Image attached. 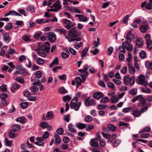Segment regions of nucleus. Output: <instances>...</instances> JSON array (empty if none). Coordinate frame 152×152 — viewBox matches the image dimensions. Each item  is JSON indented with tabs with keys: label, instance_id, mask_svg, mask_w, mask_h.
Returning a JSON list of instances; mask_svg holds the SVG:
<instances>
[{
	"label": "nucleus",
	"instance_id": "39448f33",
	"mask_svg": "<svg viewBox=\"0 0 152 152\" xmlns=\"http://www.w3.org/2000/svg\"><path fill=\"white\" fill-rule=\"evenodd\" d=\"M149 26L147 21H144L140 26V29L142 33H145L149 29Z\"/></svg>",
	"mask_w": 152,
	"mask_h": 152
},
{
	"label": "nucleus",
	"instance_id": "5fc2aeb1",
	"mask_svg": "<svg viewBox=\"0 0 152 152\" xmlns=\"http://www.w3.org/2000/svg\"><path fill=\"white\" fill-rule=\"evenodd\" d=\"M58 134L59 135H62L64 132V129L62 128H58L56 130Z\"/></svg>",
	"mask_w": 152,
	"mask_h": 152
},
{
	"label": "nucleus",
	"instance_id": "412c9836",
	"mask_svg": "<svg viewBox=\"0 0 152 152\" xmlns=\"http://www.w3.org/2000/svg\"><path fill=\"white\" fill-rule=\"evenodd\" d=\"M146 99L144 98H142L139 101V105L141 107H142L145 104Z\"/></svg>",
	"mask_w": 152,
	"mask_h": 152
},
{
	"label": "nucleus",
	"instance_id": "c756f323",
	"mask_svg": "<svg viewBox=\"0 0 152 152\" xmlns=\"http://www.w3.org/2000/svg\"><path fill=\"white\" fill-rule=\"evenodd\" d=\"M34 74L35 75L36 78H40L42 77V72L39 70L35 72Z\"/></svg>",
	"mask_w": 152,
	"mask_h": 152
},
{
	"label": "nucleus",
	"instance_id": "c9c22d12",
	"mask_svg": "<svg viewBox=\"0 0 152 152\" xmlns=\"http://www.w3.org/2000/svg\"><path fill=\"white\" fill-rule=\"evenodd\" d=\"M137 88H135L133 89L130 90L129 91V94H131L132 96L134 95L137 94Z\"/></svg>",
	"mask_w": 152,
	"mask_h": 152
},
{
	"label": "nucleus",
	"instance_id": "cd10ccee",
	"mask_svg": "<svg viewBox=\"0 0 152 152\" xmlns=\"http://www.w3.org/2000/svg\"><path fill=\"white\" fill-rule=\"evenodd\" d=\"M13 131L12 130H11L8 134L9 136L11 139L14 138L17 136V134L13 133Z\"/></svg>",
	"mask_w": 152,
	"mask_h": 152
},
{
	"label": "nucleus",
	"instance_id": "ddd939ff",
	"mask_svg": "<svg viewBox=\"0 0 152 152\" xmlns=\"http://www.w3.org/2000/svg\"><path fill=\"white\" fill-rule=\"evenodd\" d=\"M97 141V139L96 138L92 139L90 141V144L91 146L96 147H98L99 145Z\"/></svg>",
	"mask_w": 152,
	"mask_h": 152
},
{
	"label": "nucleus",
	"instance_id": "0e129e2a",
	"mask_svg": "<svg viewBox=\"0 0 152 152\" xmlns=\"http://www.w3.org/2000/svg\"><path fill=\"white\" fill-rule=\"evenodd\" d=\"M102 134L104 138H107V139H109L111 137V135L110 134L106 133H104L103 132H102Z\"/></svg>",
	"mask_w": 152,
	"mask_h": 152
},
{
	"label": "nucleus",
	"instance_id": "7ed1b4c3",
	"mask_svg": "<svg viewBox=\"0 0 152 152\" xmlns=\"http://www.w3.org/2000/svg\"><path fill=\"white\" fill-rule=\"evenodd\" d=\"M78 99L77 97H76L74 98L71 102L70 103V107L71 108H74L75 111H78L81 106V103L79 102L77 103Z\"/></svg>",
	"mask_w": 152,
	"mask_h": 152
},
{
	"label": "nucleus",
	"instance_id": "e433bc0d",
	"mask_svg": "<svg viewBox=\"0 0 152 152\" xmlns=\"http://www.w3.org/2000/svg\"><path fill=\"white\" fill-rule=\"evenodd\" d=\"M79 21H83V22H86L88 20L86 16H84L83 15H81V16L79 18Z\"/></svg>",
	"mask_w": 152,
	"mask_h": 152
},
{
	"label": "nucleus",
	"instance_id": "0eeeda50",
	"mask_svg": "<svg viewBox=\"0 0 152 152\" xmlns=\"http://www.w3.org/2000/svg\"><path fill=\"white\" fill-rule=\"evenodd\" d=\"M47 38L51 42H53L56 40V37L55 34L53 32H49L47 33Z\"/></svg>",
	"mask_w": 152,
	"mask_h": 152
},
{
	"label": "nucleus",
	"instance_id": "37998d69",
	"mask_svg": "<svg viewBox=\"0 0 152 152\" xmlns=\"http://www.w3.org/2000/svg\"><path fill=\"white\" fill-rule=\"evenodd\" d=\"M129 76H127L124 77V83L126 85H128L129 84Z\"/></svg>",
	"mask_w": 152,
	"mask_h": 152
},
{
	"label": "nucleus",
	"instance_id": "4c0bfd02",
	"mask_svg": "<svg viewBox=\"0 0 152 152\" xmlns=\"http://www.w3.org/2000/svg\"><path fill=\"white\" fill-rule=\"evenodd\" d=\"M75 24V23L74 22H72L69 20V23L68 25H66L65 27L67 29H70L72 27L74 26Z\"/></svg>",
	"mask_w": 152,
	"mask_h": 152
},
{
	"label": "nucleus",
	"instance_id": "f03ea898",
	"mask_svg": "<svg viewBox=\"0 0 152 152\" xmlns=\"http://www.w3.org/2000/svg\"><path fill=\"white\" fill-rule=\"evenodd\" d=\"M54 31L58 33L61 34H63L65 36L66 39H67L69 42H72L73 41H80L81 40V38H80L78 37L77 38H73L69 37L68 36H66L67 31L66 30L63 29H56L54 30Z\"/></svg>",
	"mask_w": 152,
	"mask_h": 152
},
{
	"label": "nucleus",
	"instance_id": "f8f14e48",
	"mask_svg": "<svg viewBox=\"0 0 152 152\" xmlns=\"http://www.w3.org/2000/svg\"><path fill=\"white\" fill-rule=\"evenodd\" d=\"M20 87V86L19 85L18 83H14L12 85L11 87V91L12 92H14L15 91H16L19 89Z\"/></svg>",
	"mask_w": 152,
	"mask_h": 152
},
{
	"label": "nucleus",
	"instance_id": "aec40b11",
	"mask_svg": "<svg viewBox=\"0 0 152 152\" xmlns=\"http://www.w3.org/2000/svg\"><path fill=\"white\" fill-rule=\"evenodd\" d=\"M58 63L59 62L58 58L57 57H56L50 64L49 66L50 67H52L53 66V65H58Z\"/></svg>",
	"mask_w": 152,
	"mask_h": 152
},
{
	"label": "nucleus",
	"instance_id": "052dcab7",
	"mask_svg": "<svg viewBox=\"0 0 152 152\" xmlns=\"http://www.w3.org/2000/svg\"><path fill=\"white\" fill-rule=\"evenodd\" d=\"M4 140L7 146L10 147L12 146V142L9 141L7 138H5Z\"/></svg>",
	"mask_w": 152,
	"mask_h": 152
},
{
	"label": "nucleus",
	"instance_id": "69168bd1",
	"mask_svg": "<svg viewBox=\"0 0 152 152\" xmlns=\"http://www.w3.org/2000/svg\"><path fill=\"white\" fill-rule=\"evenodd\" d=\"M61 56L63 58L65 59L69 56V55L68 53L63 52L61 53Z\"/></svg>",
	"mask_w": 152,
	"mask_h": 152
},
{
	"label": "nucleus",
	"instance_id": "393cba45",
	"mask_svg": "<svg viewBox=\"0 0 152 152\" xmlns=\"http://www.w3.org/2000/svg\"><path fill=\"white\" fill-rule=\"evenodd\" d=\"M16 121L22 123H25L26 122L25 118L24 117H20L18 118Z\"/></svg>",
	"mask_w": 152,
	"mask_h": 152
},
{
	"label": "nucleus",
	"instance_id": "a19ab883",
	"mask_svg": "<svg viewBox=\"0 0 152 152\" xmlns=\"http://www.w3.org/2000/svg\"><path fill=\"white\" fill-rule=\"evenodd\" d=\"M31 91L33 93V95H34L36 93V91H38L39 88L36 86H34L31 88Z\"/></svg>",
	"mask_w": 152,
	"mask_h": 152
},
{
	"label": "nucleus",
	"instance_id": "603ef678",
	"mask_svg": "<svg viewBox=\"0 0 152 152\" xmlns=\"http://www.w3.org/2000/svg\"><path fill=\"white\" fill-rule=\"evenodd\" d=\"M20 105L23 109H25L27 108L28 106V102L22 103L20 104Z\"/></svg>",
	"mask_w": 152,
	"mask_h": 152
},
{
	"label": "nucleus",
	"instance_id": "58836bf2",
	"mask_svg": "<svg viewBox=\"0 0 152 152\" xmlns=\"http://www.w3.org/2000/svg\"><path fill=\"white\" fill-rule=\"evenodd\" d=\"M83 44V42H80L77 44H75L74 45V48L76 49H78L82 47Z\"/></svg>",
	"mask_w": 152,
	"mask_h": 152
},
{
	"label": "nucleus",
	"instance_id": "5701e85b",
	"mask_svg": "<svg viewBox=\"0 0 152 152\" xmlns=\"http://www.w3.org/2000/svg\"><path fill=\"white\" fill-rule=\"evenodd\" d=\"M136 44L139 47H141L143 45V41L142 38H138L136 41Z\"/></svg>",
	"mask_w": 152,
	"mask_h": 152
},
{
	"label": "nucleus",
	"instance_id": "a211bd4d",
	"mask_svg": "<svg viewBox=\"0 0 152 152\" xmlns=\"http://www.w3.org/2000/svg\"><path fill=\"white\" fill-rule=\"evenodd\" d=\"M12 130L13 131V132H15L20 130V127L19 125L14 124L12 126Z\"/></svg>",
	"mask_w": 152,
	"mask_h": 152
},
{
	"label": "nucleus",
	"instance_id": "b1692460",
	"mask_svg": "<svg viewBox=\"0 0 152 152\" xmlns=\"http://www.w3.org/2000/svg\"><path fill=\"white\" fill-rule=\"evenodd\" d=\"M122 46H120L119 48V49L120 51L124 53L126 52V50L125 49H126L127 50V48L126 47H128V48L129 47L128 45L126 46L125 45H122Z\"/></svg>",
	"mask_w": 152,
	"mask_h": 152
},
{
	"label": "nucleus",
	"instance_id": "72a5a7b5",
	"mask_svg": "<svg viewBox=\"0 0 152 152\" xmlns=\"http://www.w3.org/2000/svg\"><path fill=\"white\" fill-rule=\"evenodd\" d=\"M86 124L82 123H79L77 125V127L79 129H83L86 127Z\"/></svg>",
	"mask_w": 152,
	"mask_h": 152
},
{
	"label": "nucleus",
	"instance_id": "f704fd0d",
	"mask_svg": "<svg viewBox=\"0 0 152 152\" xmlns=\"http://www.w3.org/2000/svg\"><path fill=\"white\" fill-rule=\"evenodd\" d=\"M58 91L59 93L61 94L66 93L68 92L63 87H61L59 89Z\"/></svg>",
	"mask_w": 152,
	"mask_h": 152
},
{
	"label": "nucleus",
	"instance_id": "338daca9",
	"mask_svg": "<svg viewBox=\"0 0 152 152\" xmlns=\"http://www.w3.org/2000/svg\"><path fill=\"white\" fill-rule=\"evenodd\" d=\"M26 59V57L24 55H21L19 58V60L20 62H23Z\"/></svg>",
	"mask_w": 152,
	"mask_h": 152
},
{
	"label": "nucleus",
	"instance_id": "3c124183",
	"mask_svg": "<svg viewBox=\"0 0 152 152\" xmlns=\"http://www.w3.org/2000/svg\"><path fill=\"white\" fill-rule=\"evenodd\" d=\"M107 106V105L99 104L97 106V109L98 110H101L105 109Z\"/></svg>",
	"mask_w": 152,
	"mask_h": 152
},
{
	"label": "nucleus",
	"instance_id": "c03bdc74",
	"mask_svg": "<svg viewBox=\"0 0 152 152\" xmlns=\"http://www.w3.org/2000/svg\"><path fill=\"white\" fill-rule=\"evenodd\" d=\"M53 115V112L51 111L48 112L46 114V118L48 119H51L52 118Z\"/></svg>",
	"mask_w": 152,
	"mask_h": 152
},
{
	"label": "nucleus",
	"instance_id": "774afa93",
	"mask_svg": "<svg viewBox=\"0 0 152 152\" xmlns=\"http://www.w3.org/2000/svg\"><path fill=\"white\" fill-rule=\"evenodd\" d=\"M146 43L148 48L149 49H152V41L149 42H146Z\"/></svg>",
	"mask_w": 152,
	"mask_h": 152
},
{
	"label": "nucleus",
	"instance_id": "4468645a",
	"mask_svg": "<svg viewBox=\"0 0 152 152\" xmlns=\"http://www.w3.org/2000/svg\"><path fill=\"white\" fill-rule=\"evenodd\" d=\"M3 37L4 41L6 43H9L11 40L9 37V34L7 32L4 33L3 34Z\"/></svg>",
	"mask_w": 152,
	"mask_h": 152
},
{
	"label": "nucleus",
	"instance_id": "a878e982",
	"mask_svg": "<svg viewBox=\"0 0 152 152\" xmlns=\"http://www.w3.org/2000/svg\"><path fill=\"white\" fill-rule=\"evenodd\" d=\"M35 50H38V51H45V46L43 44L39 45L38 46L37 49H36Z\"/></svg>",
	"mask_w": 152,
	"mask_h": 152
},
{
	"label": "nucleus",
	"instance_id": "20e7f679",
	"mask_svg": "<svg viewBox=\"0 0 152 152\" xmlns=\"http://www.w3.org/2000/svg\"><path fill=\"white\" fill-rule=\"evenodd\" d=\"M68 35L71 38H77L79 36V34L77 32L75 28H72L69 31Z\"/></svg>",
	"mask_w": 152,
	"mask_h": 152
},
{
	"label": "nucleus",
	"instance_id": "dca6fc26",
	"mask_svg": "<svg viewBox=\"0 0 152 152\" xmlns=\"http://www.w3.org/2000/svg\"><path fill=\"white\" fill-rule=\"evenodd\" d=\"M50 20L49 19L46 20L44 18H42L41 19H38L36 20V22L38 24H42L49 22Z\"/></svg>",
	"mask_w": 152,
	"mask_h": 152
},
{
	"label": "nucleus",
	"instance_id": "4be33fe9",
	"mask_svg": "<svg viewBox=\"0 0 152 152\" xmlns=\"http://www.w3.org/2000/svg\"><path fill=\"white\" fill-rule=\"evenodd\" d=\"M107 128L110 131L114 132L116 130L115 126L111 124H109L107 125Z\"/></svg>",
	"mask_w": 152,
	"mask_h": 152
},
{
	"label": "nucleus",
	"instance_id": "8fccbe9b",
	"mask_svg": "<svg viewBox=\"0 0 152 152\" xmlns=\"http://www.w3.org/2000/svg\"><path fill=\"white\" fill-rule=\"evenodd\" d=\"M93 120V118L89 115H88L87 116L85 119L86 121L87 122H90L92 121Z\"/></svg>",
	"mask_w": 152,
	"mask_h": 152
},
{
	"label": "nucleus",
	"instance_id": "423d86ee",
	"mask_svg": "<svg viewBox=\"0 0 152 152\" xmlns=\"http://www.w3.org/2000/svg\"><path fill=\"white\" fill-rule=\"evenodd\" d=\"M138 84L146 86L148 84L147 82L145 80V76L142 75H140L138 77Z\"/></svg>",
	"mask_w": 152,
	"mask_h": 152
},
{
	"label": "nucleus",
	"instance_id": "680f3d73",
	"mask_svg": "<svg viewBox=\"0 0 152 152\" xmlns=\"http://www.w3.org/2000/svg\"><path fill=\"white\" fill-rule=\"evenodd\" d=\"M140 57L142 58H144L146 56L145 52L144 51L141 52L139 54Z\"/></svg>",
	"mask_w": 152,
	"mask_h": 152
},
{
	"label": "nucleus",
	"instance_id": "bb28decb",
	"mask_svg": "<svg viewBox=\"0 0 152 152\" xmlns=\"http://www.w3.org/2000/svg\"><path fill=\"white\" fill-rule=\"evenodd\" d=\"M44 45L45 46V52L48 53L50 50V44L48 42H46L45 43Z\"/></svg>",
	"mask_w": 152,
	"mask_h": 152
},
{
	"label": "nucleus",
	"instance_id": "f257e3e1",
	"mask_svg": "<svg viewBox=\"0 0 152 152\" xmlns=\"http://www.w3.org/2000/svg\"><path fill=\"white\" fill-rule=\"evenodd\" d=\"M132 36V35L131 33V31H129L128 32L126 37V42H124L122 43V45H125L127 46H129L126 47L127 48V50L129 51H131L133 49V46L132 45L130 44L132 42L131 37Z\"/></svg>",
	"mask_w": 152,
	"mask_h": 152
},
{
	"label": "nucleus",
	"instance_id": "9b49d317",
	"mask_svg": "<svg viewBox=\"0 0 152 152\" xmlns=\"http://www.w3.org/2000/svg\"><path fill=\"white\" fill-rule=\"evenodd\" d=\"M104 96L102 92H99L94 93L93 95V98L98 99L103 97Z\"/></svg>",
	"mask_w": 152,
	"mask_h": 152
},
{
	"label": "nucleus",
	"instance_id": "6ab92c4d",
	"mask_svg": "<svg viewBox=\"0 0 152 152\" xmlns=\"http://www.w3.org/2000/svg\"><path fill=\"white\" fill-rule=\"evenodd\" d=\"M10 13V15L12 16H22V15L20 13L16 12V11L14 10H12L9 12Z\"/></svg>",
	"mask_w": 152,
	"mask_h": 152
},
{
	"label": "nucleus",
	"instance_id": "864d4df0",
	"mask_svg": "<svg viewBox=\"0 0 152 152\" xmlns=\"http://www.w3.org/2000/svg\"><path fill=\"white\" fill-rule=\"evenodd\" d=\"M135 69L133 66L129 67V73L130 74H133L135 73Z\"/></svg>",
	"mask_w": 152,
	"mask_h": 152
},
{
	"label": "nucleus",
	"instance_id": "6e6552de",
	"mask_svg": "<svg viewBox=\"0 0 152 152\" xmlns=\"http://www.w3.org/2000/svg\"><path fill=\"white\" fill-rule=\"evenodd\" d=\"M15 68L17 70L15 73V75H16V73L21 75L23 74L25 72V69L21 65H19L16 66Z\"/></svg>",
	"mask_w": 152,
	"mask_h": 152
},
{
	"label": "nucleus",
	"instance_id": "e2e57ef3",
	"mask_svg": "<svg viewBox=\"0 0 152 152\" xmlns=\"http://www.w3.org/2000/svg\"><path fill=\"white\" fill-rule=\"evenodd\" d=\"M128 57L126 58V60L128 62H130L132 58L131 54L129 52L128 53Z\"/></svg>",
	"mask_w": 152,
	"mask_h": 152
},
{
	"label": "nucleus",
	"instance_id": "2f4dec72",
	"mask_svg": "<svg viewBox=\"0 0 152 152\" xmlns=\"http://www.w3.org/2000/svg\"><path fill=\"white\" fill-rule=\"evenodd\" d=\"M35 51L39 56L42 57H45L47 55L46 53L44 52L38 51V50H35Z\"/></svg>",
	"mask_w": 152,
	"mask_h": 152
},
{
	"label": "nucleus",
	"instance_id": "4d7b16f0",
	"mask_svg": "<svg viewBox=\"0 0 152 152\" xmlns=\"http://www.w3.org/2000/svg\"><path fill=\"white\" fill-rule=\"evenodd\" d=\"M111 100L112 102L115 103L118 100V99L116 96H114L111 97Z\"/></svg>",
	"mask_w": 152,
	"mask_h": 152
},
{
	"label": "nucleus",
	"instance_id": "9d476101",
	"mask_svg": "<svg viewBox=\"0 0 152 152\" xmlns=\"http://www.w3.org/2000/svg\"><path fill=\"white\" fill-rule=\"evenodd\" d=\"M84 103L85 105L87 106L91 105H95L96 104L94 99H92L90 100V98L89 97L85 99Z\"/></svg>",
	"mask_w": 152,
	"mask_h": 152
},
{
	"label": "nucleus",
	"instance_id": "2eb2a0df",
	"mask_svg": "<svg viewBox=\"0 0 152 152\" xmlns=\"http://www.w3.org/2000/svg\"><path fill=\"white\" fill-rule=\"evenodd\" d=\"M141 113L139 111L137 108H136L133 110L132 114L135 117H139L141 115Z\"/></svg>",
	"mask_w": 152,
	"mask_h": 152
},
{
	"label": "nucleus",
	"instance_id": "1a4fd4ad",
	"mask_svg": "<svg viewBox=\"0 0 152 152\" xmlns=\"http://www.w3.org/2000/svg\"><path fill=\"white\" fill-rule=\"evenodd\" d=\"M61 2L59 0H57L56 2L53 4L51 6H50L51 8H54V9L55 10L56 12L58 11L60 9L61 6L60 5Z\"/></svg>",
	"mask_w": 152,
	"mask_h": 152
},
{
	"label": "nucleus",
	"instance_id": "6e6d98bb",
	"mask_svg": "<svg viewBox=\"0 0 152 152\" xmlns=\"http://www.w3.org/2000/svg\"><path fill=\"white\" fill-rule=\"evenodd\" d=\"M75 81L76 83L78 86H80L82 82V80L81 78L80 77H77L75 78Z\"/></svg>",
	"mask_w": 152,
	"mask_h": 152
},
{
	"label": "nucleus",
	"instance_id": "79ce46f5",
	"mask_svg": "<svg viewBox=\"0 0 152 152\" xmlns=\"http://www.w3.org/2000/svg\"><path fill=\"white\" fill-rule=\"evenodd\" d=\"M141 91L143 92L148 94L151 92V89L148 88H142L141 89Z\"/></svg>",
	"mask_w": 152,
	"mask_h": 152
},
{
	"label": "nucleus",
	"instance_id": "c85d7f7f",
	"mask_svg": "<svg viewBox=\"0 0 152 152\" xmlns=\"http://www.w3.org/2000/svg\"><path fill=\"white\" fill-rule=\"evenodd\" d=\"M71 99V97L69 95H67L63 97V100L65 102L69 101Z\"/></svg>",
	"mask_w": 152,
	"mask_h": 152
},
{
	"label": "nucleus",
	"instance_id": "f3484780",
	"mask_svg": "<svg viewBox=\"0 0 152 152\" xmlns=\"http://www.w3.org/2000/svg\"><path fill=\"white\" fill-rule=\"evenodd\" d=\"M68 129L70 132L72 133H74L76 131L75 126L73 125L72 124H70L68 126Z\"/></svg>",
	"mask_w": 152,
	"mask_h": 152
},
{
	"label": "nucleus",
	"instance_id": "13d9d810",
	"mask_svg": "<svg viewBox=\"0 0 152 152\" xmlns=\"http://www.w3.org/2000/svg\"><path fill=\"white\" fill-rule=\"evenodd\" d=\"M94 127V126L92 125H86L85 128L87 131H89L93 129Z\"/></svg>",
	"mask_w": 152,
	"mask_h": 152
},
{
	"label": "nucleus",
	"instance_id": "ea45409f",
	"mask_svg": "<svg viewBox=\"0 0 152 152\" xmlns=\"http://www.w3.org/2000/svg\"><path fill=\"white\" fill-rule=\"evenodd\" d=\"M109 101V98L108 97L103 98L100 101V102L102 103H107Z\"/></svg>",
	"mask_w": 152,
	"mask_h": 152
},
{
	"label": "nucleus",
	"instance_id": "09e8293b",
	"mask_svg": "<svg viewBox=\"0 0 152 152\" xmlns=\"http://www.w3.org/2000/svg\"><path fill=\"white\" fill-rule=\"evenodd\" d=\"M45 60L40 58H38L37 59V62L38 64L41 65L43 64L45 62Z\"/></svg>",
	"mask_w": 152,
	"mask_h": 152
},
{
	"label": "nucleus",
	"instance_id": "49530a36",
	"mask_svg": "<svg viewBox=\"0 0 152 152\" xmlns=\"http://www.w3.org/2000/svg\"><path fill=\"white\" fill-rule=\"evenodd\" d=\"M113 50V48L112 47H110L107 50V54L110 56L111 55Z\"/></svg>",
	"mask_w": 152,
	"mask_h": 152
},
{
	"label": "nucleus",
	"instance_id": "de8ad7c7",
	"mask_svg": "<svg viewBox=\"0 0 152 152\" xmlns=\"http://www.w3.org/2000/svg\"><path fill=\"white\" fill-rule=\"evenodd\" d=\"M39 126L43 129L46 128L48 126V123L47 122H42L39 124Z\"/></svg>",
	"mask_w": 152,
	"mask_h": 152
},
{
	"label": "nucleus",
	"instance_id": "a18cd8bd",
	"mask_svg": "<svg viewBox=\"0 0 152 152\" xmlns=\"http://www.w3.org/2000/svg\"><path fill=\"white\" fill-rule=\"evenodd\" d=\"M15 80L21 83H23L24 82V80L23 79L20 77H16Z\"/></svg>",
	"mask_w": 152,
	"mask_h": 152
},
{
	"label": "nucleus",
	"instance_id": "7c9ffc66",
	"mask_svg": "<svg viewBox=\"0 0 152 152\" xmlns=\"http://www.w3.org/2000/svg\"><path fill=\"white\" fill-rule=\"evenodd\" d=\"M13 27V25L11 22L9 23L5 27L4 29L7 30L11 29Z\"/></svg>",
	"mask_w": 152,
	"mask_h": 152
},
{
	"label": "nucleus",
	"instance_id": "473e14b6",
	"mask_svg": "<svg viewBox=\"0 0 152 152\" xmlns=\"http://www.w3.org/2000/svg\"><path fill=\"white\" fill-rule=\"evenodd\" d=\"M129 84L131 86H132L134 84L135 82V77H134L133 76L131 77L130 78L129 77Z\"/></svg>",
	"mask_w": 152,
	"mask_h": 152
},
{
	"label": "nucleus",
	"instance_id": "bf43d9fd",
	"mask_svg": "<svg viewBox=\"0 0 152 152\" xmlns=\"http://www.w3.org/2000/svg\"><path fill=\"white\" fill-rule=\"evenodd\" d=\"M129 17V15H127L124 17V18L122 20V22L124 23V24H126L127 23L128 19Z\"/></svg>",
	"mask_w": 152,
	"mask_h": 152
}]
</instances>
